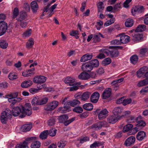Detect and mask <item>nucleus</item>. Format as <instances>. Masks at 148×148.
Instances as JSON below:
<instances>
[{"label":"nucleus","mask_w":148,"mask_h":148,"mask_svg":"<svg viewBox=\"0 0 148 148\" xmlns=\"http://www.w3.org/2000/svg\"><path fill=\"white\" fill-rule=\"evenodd\" d=\"M12 114L14 116H18L21 112L22 114L20 116L21 118H23L25 116V114L27 116L30 115L32 113V107L30 103H26L24 106L22 107V110L18 107H16L12 108Z\"/></svg>","instance_id":"obj_1"},{"label":"nucleus","mask_w":148,"mask_h":148,"mask_svg":"<svg viewBox=\"0 0 148 148\" xmlns=\"http://www.w3.org/2000/svg\"><path fill=\"white\" fill-rule=\"evenodd\" d=\"M99 51L105 53L107 56H110L112 58L117 57L119 55L118 51L115 49L110 51L108 49H102L100 50Z\"/></svg>","instance_id":"obj_2"},{"label":"nucleus","mask_w":148,"mask_h":148,"mask_svg":"<svg viewBox=\"0 0 148 148\" xmlns=\"http://www.w3.org/2000/svg\"><path fill=\"white\" fill-rule=\"evenodd\" d=\"M108 111L105 108L100 111V109H97L94 112L95 115L98 114V118L99 119L101 120L105 118L108 115Z\"/></svg>","instance_id":"obj_3"},{"label":"nucleus","mask_w":148,"mask_h":148,"mask_svg":"<svg viewBox=\"0 0 148 148\" xmlns=\"http://www.w3.org/2000/svg\"><path fill=\"white\" fill-rule=\"evenodd\" d=\"M35 138V137L27 138L23 143L17 144L16 146V148H28V144L31 142L32 140Z\"/></svg>","instance_id":"obj_4"},{"label":"nucleus","mask_w":148,"mask_h":148,"mask_svg":"<svg viewBox=\"0 0 148 148\" xmlns=\"http://www.w3.org/2000/svg\"><path fill=\"white\" fill-rule=\"evenodd\" d=\"M58 105V102L56 101H54L45 106L44 107V109L48 111L52 110L57 107Z\"/></svg>","instance_id":"obj_5"},{"label":"nucleus","mask_w":148,"mask_h":148,"mask_svg":"<svg viewBox=\"0 0 148 148\" xmlns=\"http://www.w3.org/2000/svg\"><path fill=\"white\" fill-rule=\"evenodd\" d=\"M11 115L8 112L4 111L3 112L1 115V121L3 124L6 123L8 119L11 117Z\"/></svg>","instance_id":"obj_6"},{"label":"nucleus","mask_w":148,"mask_h":148,"mask_svg":"<svg viewBox=\"0 0 148 148\" xmlns=\"http://www.w3.org/2000/svg\"><path fill=\"white\" fill-rule=\"evenodd\" d=\"M123 117V115H117L113 114L108 117L107 121L109 123L114 124Z\"/></svg>","instance_id":"obj_7"},{"label":"nucleus","mask_w":148,"mask_h":148,"mask_svg":"<svg viewBox=\"0 0 148 148\" xmlns=\"http://www.w3.org/2000/svg\"><path fill=\"white\" fill-rule=\"evenodd\" d=\"M7 23L5 21L0 22V36L4 34L8 29Z\"/></svg>","instance_id":"obj_8"},{"label":"nucleus","mask_w":148,"mask_h":148,"mask_svg":"<svg viewBox=\"0 0 148 148\" xmlns=\"http://www.w3.org/2000/svg\"><path fill=\"white\" fill-rule=\"evenodd\" d=\"M81 68L82 71L88 72L90 71L93 69L89 62L83 63L82 65Z\"/></svg>","instance_id":"obj_9"},{"label":"nucleus","mask_w":148,"mask_h":148,"mask_svg":"<svg viewBox=\"0 0 148 148\" xmlns=\"http://www.w3.org/2000/svg\"><path fill=\"white\" fill-rule=\"evenodd\" d=\"M8 102L10 103V107L12 108H13L14 106L17 102H20L22 99L21 97H18L16 98H9V97H7Z\"/></svg>","instance_id":"obj_10"},{"label":"nucleus","mask_w":148,"mask_h":148,"mask_svg":"<svg viewBox=\"0 0 148 148\" xmlns=\"http://www.w3.org/2000/svg\"><path fill=\"white\" fill-rule=\"evenodd\" d=\"M46 80V78L43 76H40L35 77L33 79L34 82L36 83L40 84L44 83Z\"/></svg>","instance_id":"obj_11"},{"label":"nucleus","mask_w":148,"mask_h":148,"mask_svg":"<svg viewBox=\"0 0 148 148\" xmlns=\"http://www.w3.org/2000/svg\"><path fill=\"white\" fill-rule=\"evenodd\" d=\"M144 11V8L142 6H137L134 7L132 10V15L135 16L136 14H139L142 12Z\"/></svg>","instance_id":"obj_12"},{"label":"nucleus","mask_w":148,"mask_h":148,"mask_svg":"<svg viewBox=\"0 0 148 148\" xmlns=\"http://www.w3.org/2000/svg\"><path fill=\"white\" fill-rule=\"evenodd\" d=\"M119 35L121 43L126 44L129 41L130 37L128 36L125 35L124 34H120Z\"/></svg>","instance_id":"obj_13"},{"label":"nucleus","mask_w":148,"mask_h":148,"mask_svg":"<svg viewBox=\"0 0 148 148\" xmlns=\"http://www.w3.org/2000/svg\"><path fill=\"white\" fill-rule=\"evenodd\" d=\"M99 94L97 92H96L92 94L90 98L91 101L94 103H97L99 98Z\"/></svg>","instance_id":"obj_14"},{"label":"nucleus","mask_w":148,"mask_h":148,"mask_svg":"<svg viewBox=\"0 0 148 148\" xmlns=\"http://www.w3.org/2000/svg\"><path fill=\"white\" fill-rule=\"evenodd\" d=\"M135 140V138L133 136L128 137L125 140L124 144L126 146H129L134 144Z\"/></svg>","instance_id":"obj_15"},{"label":"nucleus","mask_w":148,"mask_h":148,"mask_svg":"<svg viewBox=\"0 0 148 148\" xmlns=\"http://www.w3.org/2000/svg\"><path fill=\"white\" fill-rule=\"evenodd\" d=\"M111 88H110L106 89L103 93L102 98L106 99L110 97L111 94Z\"/></svg>","instance_id":"obj_16"},{"label":"nucleus","mask_w":148,"mask_h":148,"mask_svg":"<svg viewBox=\"0 0 148 148\" xmlns=\"http://www.w3.org/2000/svg\"><path fill=\"white\" fill-rule=\"evenodd\" d=\"M89 74L84 71L80 73L78 76V78L82 80H86L89 79Z\"/></svg>","instance_id":"obj_17"},{"label":"nucleus","mask_w":148,"mask_h":148,"mask_svg":"<svg viewBox=\"0 0 148 148\" xmlns=\"http://www.w3.org/2000/svg\"><path fill=\"white\" fill-rule=\"evenodd\" d=\"M92 57V54L87 53L81 57L80 60L81 62H84L91 60Z\"/></svg>","instance_id":"obj_18"},{"label":"nucleus","mask_w":148,"mask_h":148,"mask_svg":"<svg viewBox=\"0 0 148 148\" xmlns=\"http://www.w3.org/2000/svg\"><path fill=\"white\" fill-rule=\"evenodd\" d=\"M103 125V124L102 122H99L92 125L91 128L92 129L97 130L101 129Z\"/></svg>","instance_id":"obj_19"},{"label":"nucleus","mask_w":148,"mask_h":148,"mask_svg":"<svg viewBox=\"0 0 148 148\" xmlns=\"http://www.w3.org/2000/svg\"><path fill=\"white\" fill-rule=\"evenodd\" d=\"M32 127V124H26L22 125L21 128V130L23 132L29 131Z\"/></svg>","instance_id":"obj_20"},{"label":"nucleus","mask_w":148,"mask_h":148,"mask_svg":"<svg viewBox=\"0 0 148 148\" xmlns=\"http://www.w3.org/2000/svg\"><path fill=\"white\" fill-rule=\"evenodd\" d=\"M146 137V134L143 131L139 132L136 136L137 139L139 140L142 141Z\"/></svg>","instance_id":"obj_21"},{"label":"nucleus","mask_w":148,"mask_h":148,"mask_svg":"<svg viewBox=\"0 0 148 148\" xmlns=\"http://www.w3.org/2000/svg\"><path fill=\"white\" fill-rule=\"evenodd\" d=\"M75 81V79L73 77H68L66 78L64 80V82L66 84H68L69 86H71Z\"/></svg>","instance_id":"obj_22"},{"label":"nucleus","mask_w":148,"mask_h":148,"mask_svg":"<svg viewBox=\"0 0 148 148\" xmlns=\"http://www.w3.org/2000/svg\"><path fill=\"white\" fill-rule=\"evenodd\" d=\"M32 84L31 80L25 81L23 82L21 84V86L24 88H26L30 86Z\"/></svg>","instance_id":"obj_23"},{"label":"nucleus","mask_w":148,"mask_h":148,"mask_svg":"<svg viewBox=\"0 0 148 148\" xmlns=\"http://www.w3.org/2000/svg\"><path fill=\"white\" fill-rule=\"evenodd\" d=\"M27 15L26 12L24 11H21L20 12L19 17L17 18L18 21H21L26 18Z\"/></svg>","instance_id":"obj_24"},{"label":"nucleus","mask_w":148,"mask_h":148,"mask_svg":"<svg viewBox=\"0 0 148 148\" xmlns=\"http://www.w3.org/2000/svg\"><path fill=\"white\" fill-rule=\"evenodd\" d=\"M81 84V83L80 82H77L75 84H71V86H72L70 88V91H73L76 90L78 89L79 87Z\"/></svg>","instance_id":"obj_25"},{"label":"nucleus","mask_w":148,"mask_h":148,"mask_svg":"<svg viewBox=\"0 0 148 148\" xmlns=\"http://www.w3.org/2000/svg\"><path fill=\"white\" fill-rule=\"evenodd\" d=\"M68 119L69 117L67 115L64 114L58 117V119L60 123H63Z\"/></svg>","instance_id":"obj_26"},{"label":"nucleus","mask_w":148,"mask_h":148,"mask_svg":"<svg viewBox=\"0 0 148 148\" xmlns=\"http://www.w3.org/2000/svg\"><path fill=\"white\" fill-rule=\"evenodd\" d=\"M123 109L121 107H115L112 111V112L114 114L117 115L120 114L123 111Z\"/></svg>","instance_id":"obj_27"},{"label":"nucleus","mask_w":148,"mask_h":148,"mask_svg":"<svg viewBox=\"0 0 148 148\" xmlns=\"http://www.w3.org/2000/svg\"><path fill=\"white\" fill-rule=\"evenodd\" d=\"M91 93L88 92H84L81 96V98L83 101L87 100L89 97Z\"/></svg>","instance_id":"obj_28"},{"label":"nucleus","mask_w":148,"mask_h":148,"mask_svg":"<svg viewBox=\"0 0 148 148\" xmlns=\"http://www.w3.org/2000/svg\"><path fill=\"white\" fill-rule=\"evenodd\" d=\"M143 35L141 34H137L133 35V40L134 41H140L143 38Z\"/></svg>","instance_id":"obj_29"},{"label":"nucleus","mask_w":148,"mask_h":148,"mask_svg":"<svg viewBox=\"0 0 148 148\" xmlns=\"http://www.w3.org/2000/svg\"><path fill=\"white\" fill-rule=\"evenodd\" d=\"M104 142L99 141H95L93 144L90 145V148H94L102 145Z\"/></svg>","instance_id":"obj_30"},{"label":"nucleus","mask_w":148,"mask_h":148,"mask_svg":"<svg viewBox=\"0 0 148 148\" xmlns=\"http://www.w3.org/2000/svg\"><path fill=\"white\" fill-rule=\"evenodd\" d=\"M48 135V131L45 130L41 132L39 135L40 138L42 139H46Z\"/></svg>","instance_id":"obj_31"},{"label":"nucleus","mask_w":148,"mask_h":148,"mask_svg":"<svg viewBox=\"0 0 148 148\" xmlns=\"http://www.w3.org/2000/svg\"><path fill=\"white\" fill-rule=\"evenodd\" d=\"M41 145L40 142L38 140H36L32 143L31 145V148H39Z\"/></svg>","instance_id":"obj_32"},{"label":"nucleus","mask_w":148,"mask_h":148,"mask_svg":"<svg viewBox=\"0 0 148 148\" xmlns=\"http://www.w3.org/2000/svg\"><path fill=\"white\" fill-rule=\"evenodd\" d=\"M83 108L86 110L90 111L92 110L93 106L91 103H86L84 104L83 106Z\"/></svg>","instance_id":"obj_33"},{"label":"nucleus","mask_w":148,"mask_h":148,"mask_svg":"<svg viewBox=\"0 0 148 148\" xmlns=\"http://www.w3.org/2000/svg\"><path fill=\"white\" fill-rule=\"evenodd\" d=\"M147 84H148V78L139 81L137 84V86L138 87H141L145 86Z\"/></svg>","instance_id":"obj_34"},{"label":"nucleus","mask_w":148,"mask_h":148,"mask_svg":"<svg viewBox=\"0 0 148 148\" xmlns=\"http://www.w3.org/2000/svg\"><path fill=\"white\" fill-rule=\"evenodd\" d=\"M89 62L93 68L98 67L99 65V61L97 59H94Z\"/></svg>","instance_id":"obj_35"},{"label":"nucleus","mask_w":148,"mask_h":148,"mask_svg":"<svg viewBox=\"0 0 148 148\" xmlns=\"http://www.w3.org/2000/svg\"><path fill=\"white\" fill-rule=\"evenodd\" d=\"M34 43V40L32 38H30L26 43V47L28 49H30L33 47Z\"/></svg>","instance_id":"obj_36"},{"label":"nucleus","mask_w":148,"mask_h":148,"mask_svg":"<svg viewBox=\"0 0 148 148\" xmlns=\"http://www.w3.org/2000/svg\"><path fill=\"white\" fill-rule=\"evenodd\" d=\"M134 21L132 19L128 18L127 19L125 25L126 27H132L134 24Z\"/></svg>","instance_id":"obj_37"},{"label":"nucleus","mask_w":148,"mask_h":148,"mask_svg":"<svg viewBox=\"0 0 148 148\" xmlns=\"http://www.w3.org/2000/svg\"><path fill=\"white\" fill-rule=\"evenodd\" d=\"M133 125L131 124H128L125 125L123 127V132H126L131 130Z\"/></svg>","instance_id":"obj_38"},{"label":"nucleus","mask_w":148,"mask_h":148,"mask_svg":"<svg viewBox=\"0 0 148 148\" xmlns=\"http://www.w3.org/2000/svg\"><path fill=\"white\" fill-rule=\"evenodd\" d=\"M138 57L136 55L132 56L130 58L131 62L134 64H136L138 62Z\"/></svg>","instance_id":"obj_39"},{"label":"nucleus","mask_w":148,"mask_h":148,"mask_svg":"<svg viewBox=\"0 0 148 148\" xmlns=\"http://www.w3.org/2000/svg\"><path fill=\"white\" fill-rule=\"evenodd\" d=\"M146 29V26L144 25H139L135 30L136 32H142L145 31Z\"/></svg>","instance_id":"obj_40"},{"label":"nucleus","mask_w":148,"mask_h":148,"mask_svg":"<svg viewBox=\"0 0 148 148\" xmlns=\"http://www.w3.org/2000/svg\"><path fill=\"white\" fill-rule=\"evenodd\" d=\"M31 8L34 12H36L38 9V5L36 1H33L31 3Z\"/></svg>","instance_id":"obj_41"},{"label":"nucleus","mask_w":148,"mask_h":148,"mask_svg":"<svg viewBox=\"0 0 148 148\" xmlns=\"http://www.w3.org/2000/svg\"><path fill=\"white\" fill-rule=\"evenodd\" d=\"M123 78H121L118 79H116L113 81L111 83L112 86H114L118 87V83H120L123 81Z\"/></svg>","instance_id":"obj_42"},{"label":"nucleus","mask_w":148,"mask_h":148,"mask_svg":"<svg viewBox=\"0 0 148 148\" xmlns=\"http://www.w3.org/2000/svg\"><path fill=\"white\" fill-rule=\"evenodd\" d=\"M112 62L111 58H105L102 61V63L104 66H105L110 64Z\"/></svg>","instance_id":"obj_43"},{"label":"nucleus","mask_w":148,"mask_h":148,"mask_svg":"<svg viewBox=\"0 0 148 148\" xmlns=\"http://www.w3.org/2000/svg\"><path fill=\"white\" fill-rule=\"evenodd\" d=\"M39 105H42L46 103L48 101V99L46 97H39Z\"/></svg>","instance_id":"obj_44"},{"label":"nucleus","mask_w":148,"mask_h":148,"mask_svg":"<svg viewBox=\"0 0 148 148\" xmlns=\"http://www.w3.org/2000/svg\"><path fill=\"white\" fill-rule=\"evenodd\" d=\"M39 97L36 96L33 98L32 101V105H39Z\"/></svg>","instance_id":"obj_45"},{"label":"nucleus","mask_w":148,"mask_h":148,"mask_svg":"<svg viewBox=\"0 0 148 148\" xmlns=\"http://www.w3.org/2000/svg\"><path fill=\"white\" fill-rule=\"evenodd\" d=\"M8 43L5 41L2 40L0 42V47L2 49H5L7 48Z\"/></svg>","instance_id":"obj_46"},{"label":"nucleus","mask_w":148,"mask_h":148,"mask_svg":"<svg viewBox=\"0 0 148 148\" xmlns=\"http://www.w3.org/2000/svg\"><path fill=\"white\" fill-rule=\"evenodd\" d=\"M97 7L98 12H101L104 8L103 6V3L101 2H99L98 4Z\"/></svg>","instance_id":"obj_47"},{"label":"nucleus","mask_w":148,"mask_h":148,"mask_svg":"<svg viewBox=\"0 0 148 148\" xmlns=\"http://www.w3.org/2000/svg\"><path fill=\"white\" fill-rule=\"evenodd\" d=\"M70 102L71 106L72 107L78 105L80 103V101L77 99H74L71 101H70Z\"/></svg>","instance_id":"obj_48"},{"label":"nucleus","mask_w":148,"mask_h":148,"mask_svg":"<svg viewBox=\"0 0 148 148\" xmlns=\"http://www.w3.org/2000/svg\"><path fill=\"white\" fill-rule=\"evenodd\" d=\"M115 20L114 18H111V19L107 22H105L104 24L105 26H107L113 23Z\"/></svg>","instance_id":"obj_49"},{"label":"nucleus","mask_w":148,"mask_h":148,"mask_svg":"<svg viewBox=\"0 0 148 148\" xmlns=\"http://www.w3.org/2000/svg\"><path fill=\"white\" fill-rule=\"evenodd\" d=\"M93 36V39L94 42H96L100 41L101 39L99 33L94 34Z\"/></svg>","instance_id":"obj_50"},{"label":"nucleus","mask_w":148,"mask_h":148,"mask_svg":"<svg viewBox=\"0 0 148 148\" xmlns=\"http://www.w3.org/2000/svg\"><path fill=\"white\" fill-rule=\"evenodd\" d=\"M19 13V10L18 8H15L13 11V13L12 15V18H16L17 16L18 15Z\"/></svg>","instance_id":"obj_51"},{"label":"nucleus","mask_w":148,"mask_h":148,"mask_svg":"<svg viewBox=\"0 0 148 148\" xmlns=\"http://www.w3.org/2000/svg\"><path fill=\"white\" fill-rule=\"evenodd\" d=\"M32 32L31 29H29L23 34V36L24 37H27L30 36Z\"/></svg>","instance_id":"obj_52"},{"label":"nucleus","mask_w":148,"mask_h":148,"mask_svg":"<svg viewBox=\"0 0 148 148\" xmlns=\"http://www.w3.org/2000/svg\"><path fill=\"white\" fill-rule=\"evenodd\" d=\"M71 106L70 101H68L64 103V108L66 110V111L69 110Z\"/></svg>","instance_id":"obj_53"},{"label":"nucleus","mask_w":148,"mask_h":148,"mask_svg":"<svg viewBox=\"0 0 148 148\" xmlns=\"http://www.w3.org/2000/svg\"><path fill=\"white\" fill-rule=\"evenodd\" d=\"M66 144L65 141H60L58 143L57 145L59 148H63Z\"/></svg>","instance_id":"obj_54"},{"label":"nucleus","mask_w":148,"mask_h":148,"mask_svg":"<svg viewBox=\"0 0 148 148\" xmlns=\"http://www.w3.org/2000/svg\"><path fill=\"white\" fill-rule=\"evenodd\" d=\"M56 131L57 130L55 129H51L48 131V134L50 136H54L56 134Z\"/></svg>","instance_id":"obj_55"},{"label":"nucleus","mask_w":148,"mask_h":148,"mask_svg":"<svg viewBox=\"0 0 148 148\" xmlns=\"http://www.w3.org/2000/svg\"><path fill=\"white\" fill-rule=\"evenodd\" d=\"M123 105L125 106L130 103L132 101V99L130 98L125 99L124 97Z\"/></svg>","instance_id":"obj_56"},{"label":"nucleus","mask_w":148,"mask_h":148,"mask_svg":"<svg viewBox=\"0 0 148 148\" xmlns=\"http://www.w3.org/2000/svg\"><path fill=\"white\" fill-rule=\"evenodd\" d=\"M8 77L10 79L13 80L17 78V75L14 73H10L8 75Z\"/></svg>","instance_id":"obj_57"},{"label":"nucleus","mask_w":148,"mask_h":148,"mask_svg":"<svg viewBox=\"0 0 148 148\" xmlns=\"http://www.w3.org/2000/svg\"><path fill=\"white\" fill-rule=\"evenodd\" d=\"M73 110L75 112L79 113H82L83 111V110L81 107L78 106L74 108Z\"/></svg>","instance_id":"obj_58"},{"label":"nucleus","mask_w":148,"mask_h":148,"mask_svg":"<svg viewBox=\"0 0 148 148\" xmlns=\"http://www.w3.org/2000/svg\"><path fill=\"white\" fill-rule=\"evenodd\" d=\"M90 140L89 137L88 136H86L82 138L79 139V143L82 144L84 142L89 141Z\"/></svg>","instance_id":"obj_59"},{"label":"nucleus","mask_w":148,"mask_h":148,"mask_svg":"<svg viewBox=\"0 0 148 148\" xmlns=\"http://www.w3.org/2000/svg\"><path fill=\"white\" fill-rule=\"evenodd\" d=\"M148 49L146 48L141 49L140 51V55L141 57H143L145 55V53L147 51Z\"/></svg>","instance_id":"obj_60"},{"label":"nucleus","mask_w":148,"mask_h":148,"mask_svg":"<svg viewBox=\"0 0 148 148\" xmlns=\"http://www.w3.org/2000/svg\"><path fill=\"white\" fill-rule=\"evenodd\" d=\"M75 119V117H73L71 119L69 120H66L63 123L64 126H67L68 125L71 123L73 122Z\"/></svg>","instance_id":"obj_61"},{"label":"nucleus","mask_w":148,"mask_h":148,"mask_svg":"<svg viewBox=\"0 0 148 148\" xmlns=\"http://www.w3.org/2000/svg\"><path fill=\"white\" fill-rule=\"evenodd\" d=\"M8 86V84L6 82H4L0 84V89L6 88Z\"/></svg>","instance_id":"obj_62"},{"label":"nucleus","mask_w":148,"mask_h":148,"mask_svg":"<svg viewBox=\"0 0 148 148\" xmlns=\"http://www.w3.org/2000/svg\"><path fill=\"white\" fill-rule=\"evenodd\" d=\"M55 120L53 118H51L48 121V125L49 126L53 125L55 124Z\"/></svg>","instance_id":"obj_63"},{"label":"nucleus","mask_w":148,"mask_h":148,"mask_svg":"<svg viewBox=\"0 0 148 148\" xmlns=\"http://www.w3.org/2000/svg\"><path fill=\"white\" fill-rule=\"evenodd\" d=\"M111 44L112 45H119L121 44L120 40H112L111 42Z\"/></svg>","instance_id":"obj_64"}]
</instances>
